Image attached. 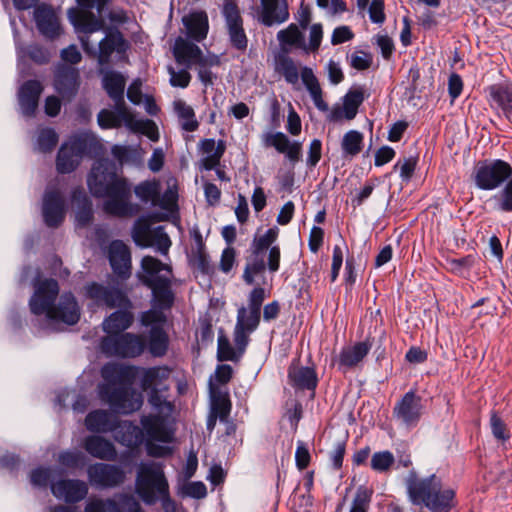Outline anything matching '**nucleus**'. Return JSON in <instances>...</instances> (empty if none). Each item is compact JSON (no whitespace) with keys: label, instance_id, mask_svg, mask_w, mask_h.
Instances as JSON below:
<instances>
[{"label":"nucleus","instance_id":"obj_1","mask_svg":"<svg viewBox=\"0 0 512 512\" xmlns=\"http://www.w3.org/2000/svg\"><path fill=\"white\" fill-rule=\"evenodd\" d=\"M87 187L91 195L105 199V213L114 217L135 216L140 207L131 202L132 184L118 173L116 163L107 158H97L87 175Z\"/></svg>","mask_w":512,"mask_h":512},{"label":"nucleus","instance_id":"obj_2","mask_svg":"<svg viewBox=\"0 0 512 512\" xmlns=\"http://www.w3.org/2000/svg\"><path fill=\"white\" fill-rule=\"evenodd\" d=\"M265 289L255 287L248 296V306L237 310L236 324L232 340L226 337V361L239 362L251 342V334L257 330L261 321V307L265 300Z\"/></svg>","mask_w":512,"mask_h":512},{"label":"nucleus","instance_id":"obj_3","mask_svg":"<svg viewBox=\"0 0 512 512\" xmlns=\"http://www.w3.org/2000/svg\"><path fill=\"white\" fill-rule=\"evenodd\" d=\"M160 260L153 256H144L141 260L142 272H138L139 281L152 292V307L169 310L174 305L175 294L171 279L159 274Z\"/></svg>","mask_w":512,"mask_h":512},{"label":"nucleus","instance_id":"obj_4","mask_svg":"<svg viewBox=\"0 0 512 512\" xmlns=\"http://www.w3.org/2000/svg\"><path fill=\"white\" fill-rule=\"evenodd\" d=\"M111 0H76L78 7L68 10V19L76 32L92 34L105 28L102 13Z\"/></svg>","mask_w":512,"mask_h":512},{"label":"nucleus","instance_id":"obj_5","mask_svg":"<svg viewBox=\"0 0 512 512\" xmlns=\"http://www.w3.org/2000/svg\"><path fill=\"white\" fill-rule=\"evenodd\" d=\"M512 177V166L502 159H485L475 163L470 178L483 191L501 187Z\"/></svg>","mask_w":512,"mask_h":512},{"label":"nucleus","instance_id":"obj_6","mask_svg":"<svg viewBox=\"0 0 512 512\" xmlns=\"http://www.w3.org/2000/svg\"><path fill=\"white\" fill-rule=\"evenodd\" d=\"M217 342L218 365L214 375L210 376L208 382L211 404V414L207 423L208 428L215 424L216 419L224 422V392L220 389V386L224 385V328L222 327L218 329Z\"/></svg>","mask_w":512,"mask_h":512},{"label":"nucleus","instance_id":"obj_7","mask_svg":"<svg viewBox=\"0 0 512 512\" xmlns=\"http://www.w3.org/2000/svg\"><path fill=\"white\" fill-rule=\"evenodd\" d=\"M34 292L29 300V307L32 314L40 316L53 308L59 295V283L54 278H44L40 268L32 280Z\"/></svg>","mask_w":512,"mask_h":512},{"label":"nucleus","instance_id":"obj_8","mask_svg":"<svg viewBox=\"0 0 512 512\" xmlns=\"http://www.w3.org/2000/svg\"><path fill=\"white\" fill-rule=\"evenodd\" d=\"M100 396L109 403L112 411L117 414H130L142 405L140 396H136L131 384L102 385Z\"/></svg>","mask_w":512,"mask_h":512},{"label":"nucleus","instance_id":"obj_9","mask_svg":"<svg viewBox=\"0 0 512 512\" xmlns=\"http://www.w3.org/2000/svg\"><path fill=\"white\" fill-rule=\"evenodd\" d=\"M100 31H105L106 35L99 42L98 52L93 48H88V44L85 42H83V48L88 54L97 55L99 65L103 66L110 63L113 52L125 55L130 48V43L115 26L109 27L105 24V28Z\"/></svg>","mask_w":512,"mask_h":512},{"label":"nucleus","instance_id":"obj_10","mask_svg":"<svg viewBox=\"0 0 512 512\" xmlns=\"http://www.w3.org/2000/svg\"><path fill=\"white\" fill-rule=\"evenodd\" d=\"M86 296L98 305H105L110 309L118 307L133 308V303L127 291L120 287L118 283L105 286L98 282H91L86 285Z\"/></svg>","mask_w":512,"mask_h":512},{"label":"nucleus","instance_id":"obj_11","mask_svg":"<svg viewBox=\"0 0 512 512\" xmlns=\"http://www.w3.org/2000/svg\"><path fill=\"white\" fill-rule=\"evenodd\" d=\"M151 223V216H142L136 220L133 228L134 242L141 247H149L156 244L158 250L162 254H166L171 246V240L164 231L163 226H157L152 229Z\"/></svg>","mask_w":512,"mask_h":512},{"label":"nucleus","instance_id":"obj_12","mask_svg":"<svg viewBox=\"0 0 512 512\" xmlns=\"http://www.w3.org/2000/svg\"><path fill=\"white\" fill-rule=\"evenodd\" d=\"M103 351L113 353L123 358H134L143 353L146 342L138 335L132 333L119 334L114 337L102 339Z\"/></svg>","mask_w":512,"mask_h":512},{"label":"nucleus","instance_id":"obj_13","mask_svg":"<svg viewBox=\"0 0 512 512\" xmlns=\"http://www.w3.org/2000/svg\"><path fill=\"white\" fill-rule=\"evenodd\" d=\"M422 398L414 390L405 393L393 408V417L407 427H415L422 416Z\"/></svg>","mask_w":512,"mask_h":512},{"label":"nucleus","instance_id":"obj_14","mask_svg":"<svg viewBox=\"0 0 512 512\" xmlns=\"http://www.w3.org/2000/svg\"><path fill=\"white\" fill-rule=\"evenodd\" d=\"M33 18L38 32L45 39L54 41L63 34L59 17L52 5L41 3L35 6Z\"/></svg>","mask_w":512,"mask_h":512},{"label":"nucleus","instance_id":"obj_15","mask_svg":"<svg viewBox=\"0 0 512 512\" xmlns=\"http://www.w3.org/2000/svg\"><path fill=\"white\" fill-rule=\"evenodd\" d=\"M81 84L78 69L71 65H60L55 71L53 86L64 101H72L78 94Z\"/></svg>","mask_w":512,"mask_h":512},{"label":"nucleus","instance_id":"obj_16","mask_svg":"<svg viewBox=\"0 0 512 512\" xmlns=\"http://www.w3.org/2000/svg\"><path fill=\"white\" fill-rule=\"evenodd\" d=\"M42 215L45 225L50 228L59 227L65 220L66 201L58 189L44 193Z\"/></svg>","mask_w":512,"mask_h":512},{"label":"nucleus","instance_id":"obj_17","mask_svg":"<svg viewBox=\"0 0 512 512\" xmlns=\"http://www.w3.org/2000/svg\"><path fill=\"white\" fill-rule=\"evenodd\" d=\"M226 26L231 46L244 52L248 46V38L243 27V18L234 0H226Z\"/></svg>","mask_w":512,"mask_h":512},{"label":"nucleus","instance_id":"obj_18","mask_svg":"<svg viewBox=\"0 0 512 512\" xmlns=\"http://www.w3.org/2000/svg\"><path fill=\"white\" fill-rule=\"evenodd\" d=\"M440 478L432 474L426 478H418L415 474H410L407 479V492L413 504L424 505L431 500L432 493L439 489Z\"/></svg>","mask_w":512,"mask_h":512},{"label":"nucleus","instance_id":"obj_19","mask_svg":"<svg viewBox=\"0 0 512 512\" xmlns=\"http://www.w3.org/2000/svg\"><path fill=\"white\" fill-rule=\"evenodd\" d=\"M169 372L166 367H150L144 370L141 378L142 389L144 391L150 390L148 397L149 403L157 409H161L164 405H171L161 395V389L157 387L158 382L168 378Z\"/></svg>","mask_w":512,"mask_h":512},{"label":"nucleus","instance_id":"obj_20","mask_svg":"<svg viewBox=\"0 0 512 512\" xmlns=\"http://www.w3.org/2000/svg\"><path fill=\"white\" fill-rule=\"evenodd\" d=\"M46 317L50 321H59L67 325H75L80 319V308L74 294L64 292L57 304L54 303Z\"/></svg>","mask_w":512,"mask_h":512},{"label":"nucleus","instance_id":"obj_21","mask_svg":"<svg viewBox=\"0 0 512 512\" xmlns=\"http://www.w3.org/2000/svg\"><path fill=\"white\" fill-rule=\"evenodd\" d=\"M88 476L92 483L101 487H115L125 479V473L118 465L96 463L88 468Z\"/></svg>","mask_w":512,"mask_h":512},{"label":"nucleus","instance_id":"obj_22","mask_svg":"<svg viewBox=\"0 0 512 512\" xmlns=\"http://www.w3.org/2000/svg\"><path fill=\"white\" fill-rule=\"evenodd\" d=\"M109 263L113 273L122 281L131 276V253L121 240H115L109 247Z\"/></svg>","mask_w":512,"mask_h":512},{"label":"nucleus","instance_id":"obj_23","mask_svg":"<svg viewBox=\"0 0 512 512\" xmlns=\"http://www.w3.org/2000/svg\"><path fill=\"white\" fill-rule=\"evenodd\" d=\"M51 492L58 498H63L68 504L82 501L88 494V485L79 479H60L51 483Z\"/></svg>","mask_w":512,"mask_h":512},{"label":"nucleus","instance_id":"obj_24","mask_svg":"<svg viewBox=\"0 0 512 512\" xmlns=\"http://www.w3.org/2000/svg\"><path fill=\"white\" fill-rule=\"evenodd\" d=\"M172 52L176 62L186 68H190L193 64L206 65V60L199 46L181 36L176 38Z\"/></svg>","mask_w":512,"mask_h":512},{"label":"nucleus","instance_id":"obj_25","mask_svg":"<svg viewBox=\"0 0 512 512\" xmlns=\"http://www.w3.org/2000/svg\"><path fill=\"white\" fill-rule=\"evenodd\" d=\"M43 90L42 83L36 79L27 80L20 86L18 100L23 115L27 117L35 116Z\"/></svg>","mask_w":512,"mask_h":512},{"label":"nucleus","instance_id":"obj_26","mask_svg":"<svg viewBox=\"0 0 512 512\" xmlns=\"http://www.w3.org/2000/svg\"><path fill=\"white\" fill-rule=\"evenodd\" d=\"M289 18L286 0H261L258 20L266 27L281 24Z\"/></svg>","mask_w":512,"mask_h":512},{"label":"nucleus","instance_id":"obj_27","mask_svg":"<svg viewBox=\"0 0 512 512\" xmlns=\"http://www.w3.org/2000/svg\"><path fill=\"white\" fill-rule=\"evenodd\" d=\"M69 148L77 154L78 158L88 156L90 158H97L103 152V146L93 134H80L70 138L65 142Z\"/></svg>","mask_w":512,"mask_h":512},{"label":"nucleus","instance_id":"obj_28","mask_svg":"<svg viewBox=\"0 0 512 512\" xmlns=\"http://www.w3.org/2000/svg\"><path fill=\"white\" fill-rule=\"evenodd\" d=\"M85 426L93 433H105L115 431L119 427V420L113 412L97 409L86 415Z\"/></svg>","mask_w":512,"mask_h":512},{"label":"nucleus","instance_id":"obj_29","mask_svg":"<svg viewBox=\"0 0 512 512\" xmlns=\"http://www.w3.org/2000/svg\"><path fill=\"white\" fill-rule=\"evenodd\" d=\"M83 448L92 457L100 460L114 461L117 457L114 444L100 435H89L85 437Z\"/></svg>","mask_w":512,"mask_h":512},{"label":"nucleus","instance_id":"obj_30","mask_svg":"<svg viewBox=\"0 0 512 512\" xmlns=\"http://www.w3.org/2000/svg\"><path fill=\"white\" fill-rule=\"evenodd\" d=\"M133 308L118 307L103 322V329L108 334L107 337H114L128 329L133 321Z\"/></svg>","mask_w":512,"mask_h":512},{"label":"nucleus","instance_id":"obj_31","mask_svg":"<svg viewBox=\"0 0 512 512\" xmlns=\"http://www.w3.org/2000/svg\"><path fill=\"white\" fill-rule=\"evenodd\" d=\"M188 39L195 42L204 40L208 33V16L205 11H193L182 18Z\"/></svg>","mask_w":512,"mask_h":512},{"label":"nucleus","instance_id":"obj_32","mask_svg":"<svg viewBox=\"0 0 512 512\" xmlns=\"http://www.w3.org/2000/svg\"><path fill=\"white\" fill-rule=\"evenodd\" d=\"M288 379L291 386L298 390H308L314 393L318 385L317 373L312 367L290 366Z\"/></svg>","mask_w":512,"mask_h":512},{"label":"nucleus","instance_id":"obj_33","mask_svg":"<svg viewBox=\"0 0 512 512\" xmlns=\"http://www.w3.org/2000/svg\"><path fill=\"white\" fill-rule=\"evenodd\" d=\"M371 348L372 342L369 338H367L365 341L358 342L353 346L344 347L339 354V367H355L368 355Z\"/></svg>","mask_w":512,"mask_h":512},{"label":"nucleus","instance_id":"obj_34","mask_svg":"<svg viewBox=\"0 0 512 512\" xmlns=\"http://www.w3.org/2000/svg\"><path fill=\"white\" fill-rule=\"evenodd\" d=\"M101 373L106 381L105 385L112 386L132 384L135 376L134 367L114 363L105 364Z\"/></svg>","mask_w":512,"mask_h":512},{"label":"nucleus","instance_id":"obj_35","mask_svg":"<svg viewBox=\"0 0 512 512\" xmlns=\"http://www.w3.org/2000/svg\"><path fill=\"white\" fill-rule=\"evenodd\" d=\"M489 96L503 116L512 123V83L490 86Z\"/></svg>","mask_w":512,"mask_h":512},{"label":"nucleus","instance_id":"obj_36","mask_svg":"<svg viewBox=\"0 0 512 512\" xmlns=\"http://www.w3.org/2000/svg\"><path fill=\"white\" fill-rule=\"evenodd\" d=\"M301 79L306 89L309 91L315 107L322 112H327L329 107L323 99L322 89L313 70L306 66L303 67L301 70Z\"/></svg>","mask_w":512,"mask_h":512},{"label":"nucleus","instance_id":"obj_37","mask_svg":"<svg viewBox=\"0 0 512 512\" xmlns=\"http://www.w3.org/2000/svg\"><path fill=\"white\" fill-rule=\"evenodd\" d=\"M455 491L451 488H443L442 481H439V489L432 493L431 500L426 503V508L431 512H450L454 507Z\"/></svg>","mask_w":512,"mask_h":512},{"label":"nucleus","instance_id":"obj_38","mask_svg":"<svg viewBox=\"0 0 512 512\" xmlns=\"http://www.w3.org/2000/svg\"><path fill=\"white\" fill-rule=\"evenodd\" d=\"M111 99L115 102V112L113 113L116 115V119H118L120 123L123 121L126 127L131 129L132 131H141L144 125L155 126L152 120L146 119L145 121H143L135 119V117L128 111L126 107L124 95H121V99Z\"/></svg>","mask_w":512,"mask_h":512},{"label":"nucleus","instance_id":"obj_39","mask_svg":"<svg viewBox=\"0 0 512 512\" xmlns=\"http://www.w3.org/2000/svg\"><path fill=\"white\" fill-rule=\"evenodd\" d=\"M117 431V441L127 448L134 449L140 446L144 440L143 431L132 423H125Z\"/></svg>","mask_w":512,"mask_h":512},{"label":"nucleus","instance_id":"obj_40","mask_svg":"<svg viewBox=\"0 0 512 512\" xmlns=\"http://www.w3.org/2000/svg\"><path fill=\"white\" fill-rule=\"evenodd\" d=\"M81 160L67 144H62L56 157V169L60 174L72 173L78 168Z\"/></svg>","mask_w":512,"mask_h":512},{"label":"nucleus","instance_id":"obj_41","mask_svg":"<svg viewBox=\"0 0 512 512\" xmlns=\"http://www.w3.org/2000/svg\"><path fill=\"white\" fill-rule=\"evenodd\" d=\"M169 338L165 330L159 325H153L149 334L148 348L154 357H162L167 353Z\"/></svg>","mask_w":512,"mask_h":512},{"label":"nucleus","instance_id":"obj_42","mask_svg":"<svg viewBox=\"0 0 512 512\" xmlns=\"http://www.w3.org/2000/svg\"><path fill=\"white\" fill-rule=\"evenodd\" d=\"M126 80L118 71L109 70L102 78V86L110 98H120L124 95Z\"/></svg>","mask_w":512,"mask_h":512},{"label":"nucleus","instance_id":"obj_43","mask_svg":"<svg viewBox=\"0 0 512 512\" xmlns=\"http://www.w3.org/2000/svg\"><path fill=\"white\" fill-rule=\"evenodd\" d=\"M276 70L289 84H296L299 80L298 68L292 58L286 55H280L276 59Z\"/></svg>","mask_w":512,"mask_h":512},{"label":"nucleus","instance_id":"obj_44","mask_svg":"<svg viewBox=\"0 0 512 512\" xmlns=\"http://www.w3.org/2000/svg\"><path fill=\"white\" fill-rule=\"evenodd\" d=\"M137 198L143 203L155 201L160 197V184L156 180H145L137 184L133 189Z\"/></svg>","mask_w":512,"mask_h":512},{"label":"nucleus","instance_id":"obj_45","mask_svg":"<svg viewBox=\"0 0 512 512\" xmlns=\"http://www.w3.org/2000/svg\"><path fill=\"white\" fill-rule=\"evenodd\" d=\"M364 101V93L362 89H352L344 96L343 99V110L345 113V119L352 120L355 118L358 112L359 106Z\"/></svg>","mask_w":512,"mask_h":512},{"label":"nucleus","instance_id":"obj_46","mask_svg":"<svg viewBox=\"0 0 512 512\" xmlns=\"http://www.w3.org/2000/svg\"><path fill=\"white\" fill-rule=\"evenodd\" d=\"M490 200L494 203L495 209L506 213L512 212V177Z\"/></svg>","mask_w":512,"mask_h":512},{"label":"nucleus","instance_id":"obj_47","mask_svg":"<svg viewBox=\"0 0 512 512\" xmlns=\"http://www.w3.org/2000/svg\"><path fill=\"white\" fill-rule=\"evenodd\" d=\"M277 39L281 45L305 48L304 36L296 24H290L286 29L277 33Z\"/></svg>","mask_w":512,"mask_h":512},{"label":"nucleus","instance_id":"obj_48","mask_svg":"<svg viewBox=\"0 0 512 512\" xmlns=\"http://www.w3.org/2000/svg\"><path fill=\"white\" fill-rule=\"evenodd\" d=\"M174 109L177 113V115L181 118V119H185L186 121L182 124V128L185 130V131H188V132H193L195 131L198 126H199V123L198 121L195 119V113H194V110L192 109V107H190L189 105H187L184 101L182 100H176L174 102Z\"/></svg>","mask_w":512,"mask_h":512},{"label":"nucleus","instance_id":"obj_49","mask_svg":"<svg viewBox=\"0 0 512 512\" xmlns=\"http://www.w3.org/2000/svg\"><path fill=\"white\" fill-rule=\"evenodd\" d=\"M362 144V133L356 130H350L343 136L341 147L345 154L355 156L361 152Z\"/></svg>","mask_w":512,"mask_h":512},{"label":"nucleus","instance_id":"obj_50","mask_svg":"<svg viewBox=\"0 0 512 512\" xmlns=\"http://www.w3.org/2000/svg\"><path fill=\"white\" fill-rule=\"evenodd\" d=\"M59 141L57 132L51 127H45L38 133L37 144L42 153H49L54 150Z\"/></svg>","mask_w":512,"mask_h":512},{"label":"nucleus","instance_id":"obj_51","mask_svg":"<svg viewBox=\"0 0 512 512\" xmlns=\"http://www.w3.org/2000/svg\"><path fill=\"white\" fill-rule=\"evenodd\" d=\"M395 462L394 455L388 451L375 452L371 457V468L379 473H385L390 470Z\"/></svg>","mask_w":512,"mask_h":512},{"label":"nucleus","instance_id":"obj_52","mask_svg":"<svg viewBox=\"0 0 512 512\" xmlns=\"http://www.w3.org/2000/svg\"><path fill=\"white\" fill-rule=\"evenodd\" d=\"M373 491L365 486L358 487L349 512H367Z\"/></svg>","mask_w":512,"mask_h":512},{"label":"nucleus","instance_id":"obj_53","mask_svg":"<svg viewBox=\"0 0 512 512\" xmlns=\"http://www.w3.org/2000/svg\"><path fill=\"white\" fill-rule=\"evenodd\" d=\"M178 495L182 498L202 499L207 495V488L201 481L186 482L179 487Z\"/></svg>","mask_w":512,"mask_h":512},{"label":"nucleus","instance_id":"obj_54","mask_svg":"<svg viewBox=\"0 0 512 512\" xmlns=\"http://www.w3.org/2000/svg\"><path fill=\"white\" fill-rule=\"evenodd\" d=\"M84 512H121L120 505L111 498L90 500Z\"/></svg>","mask_w":512,"mask_h":512},{"label":"nucleus","instance_id":"obj_55","mask_svg":"<svg viewBox=\"0 0 512 512\" xmlns=\"http://www.w3.org/2000/svg\"><path fill=\"white\" fill-rule=\"evenodd\" d=\"M30 482L37 487H47L53 480V470L50 467H37L30 472Z\"/></svg>","mask_w":512,"mask_h":512},{"label":"nucleus","instance_id":"obj_56","mask_svg":"<svg viewBox=\"0 0 512 512\" xmlns=\"http://www.w3.org/2000/svg\"><path fill=\"white\" fill-rule=\"evenodd\" d=\"M85 456L79 451H64L59 454V463L66 468H81L85 465Z\"/></svg>","mask_w":512,"mask_h":512},{"label":"nucleus","instance_id":"obj_57","mask_svg":"<svg viewBox=\"0 0 512 512\" xmlns=\"http://www.w3.org/2000/svg\"><path fill=\"white\" fill-rule=\"evenodd\" d=\"M149 472L154 477L153 487L161 496L163 502H169L174 505L169 495V485L164 474L158 470H150Z\"/></svg>","mask_w":512,"mask_h":512},{"label":"nucleus","instance_id":"obj_58","mask_svg":"<svg viewBox=\"0 0 512 512\" xmlns=\"http://www.w3.org/2000/svg\"><path fill=\"white\" fill-rule=\"evenodd\" d=\"M27 56L37 65L48 64L51 60L50 51L46 47L39 44L29 45L27 48Z\"/></svg>","mask_w":512,"mask_h":512},{"label":"nucleus","instance_id":"obj_59","mask_svg":"<svg viewBox=\"0 0 512 512\" xmlns=\"http://www.w3.org/2000/svg\"><path fill=\"white\" fill-rule=\"evenodd\" d=\"M279 229L273 227L268 229L265 234L254 239V254H259L268 249L277 239Z\"/></svg>","mask_w":512,"mask_h":512},{"label":"nucleus","instance_id":"obj_60","mask_svg":"<svg viewBox=\"0 0 512 512\" xmlns=\"http://www.w3.org/2000/svg\"><path fill=\"white\" fill-rule=\"evenodd\" d=\"M190 264L201 271L203 274H209L211 271L209 255L205 250L203 251H194L192 249L190 256Z\"/></svg>","mask_w":512,"mask_h":512},{"label":"nucleus","instance_id":"obj_61","mask_svg":"<svg viewBox=\"0 0 512 512\" xmlns=\"http://www.w3.org/2000/svg\"><path fill=\"white\" fill-rule=\"evenodd\" d=\"M290 144L291 141L282 132L268 134L266 137V145L274 147L279 153H284L288 150Z\"/></svg>","mask_w":512,"mask_h":512},{"label":"nucleus","instance_id":"obj_62","mask_svg":"<svg viewBox=\"0 0 512 512\" xmlns=\"http://www.w3.org/2000/svg\"><path fill=\"white\" fill-rule=\"evenodd\" d=\"M265 268L266 265L263 259H255L252 263H248L243 273L244 282L247 285H252L254 283V276L262 273Z\"/></svg>","mask_w":512,"mask_h":512},{"label":"nucleus","instance_id":"obj_63","mask_svg":"<svg viewBox=\"0 0 512 512\" xmlns=\"http://www.w3.org/2000/svg\"><path fill=\"white\" fill-rule=\"evenodd\" d=\"M224 153V140L219 139L217 142V148L216 152L212 153L211 155H207L201 160V167L204 170H212L217 165H219L220 158L222 154Z\"/></svg>","mask_w":512,"mask_h":512},{"label":"nucleus","instance_id":"obj_64","mask_svg":"<svg viewBox=\"0 0 512 512\" xmlns=\"http://www.w3.org/2000/svg\"><path fill=\"white\" fill-rule=\"evenodd\" d=\"M169 73L171 75L170 83L173 87L186 88L189 85L191 75L187 69L175 71L172 67H169Z\"/></svg>","mask_w":512,"mask_h":512}]
</instances>
